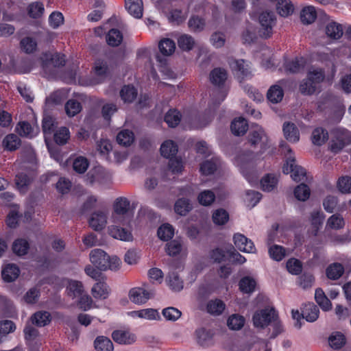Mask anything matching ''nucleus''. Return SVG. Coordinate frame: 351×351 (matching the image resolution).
Listing matches in <instances>:
<instances>
[{"label":"nucleus","mask_w":351,"mask_h":351,"mask_svg":"<svg viewBox=\"0 0 351 351\" xmlns=\"http://www.w3.org/2000/svg\"><path fill=\"white\" fill-rule=\"evenodd\" d=\"M130 202L125 197H119L114 204V212L110 218L113 223L108 226L109 234L116 239L123 241L132 240V234L130 230L121 228L119 225L129 224L131 216L129 213Z\"/></svg>","instance_id":"obj_1"},{"label":"nucleus","mask_w":351,"mask_h":351,"mask_svg":"<svg viewBox=\"0 0 351 351\" xmlns=\"http://www.w3.org/2000/svg\"><path fill=\"white\" fill-rule=\"evenodd\" d=\"M252 322L254 326L258 329H263L269 325H272L274 327L272 337H276L282 331L278 314L272 307H266L256 311L252 316Z\"/></svg>","instance_id":"obj_2"},{"label":"nucleus","mask_w":351,"mask_h":351,"mask_svg":"<svg viewBox=\"0 0 351 351\" xmlns=\"http://www.w3.org/2000/svg\"><path fill=\"white\" fill-rule=\"evenodd\" d=\"M254 158L253 152L246 151L239 153L234 159V165L252 186L258 182V176L254 170Z\"/></svg>","instance_id":"obj_3"},{"label":"nucleus","mask_w":351,"mask_h":351,"mask_svg":"<svg viewBox=\"0 0 351 351\" xmlns=\"http://www.w3.org/2000/svg\"><path fill=\"white\" fill-rule=\"evenodd\" d=\"M282 154L286 158L285 164L283 166L282 171L285 174H291V178L295 182H300L305 180L306 170L295 164L294 154L289 146L285 142L280 145Z\"/></svg>","instance_id":"obj_4"},{"label":"nucleus","mask_w":351,"mask_h":351,"mask_svg":"<svg viewBox=\"0 0 351 351\" xmlns=\"http://www.w3.org/2000/svg\"><path fill=\"white\" fill-rule=\"evenodd\" d=\"M90 262L99 270L116 271L121 265V261L117 256H109L101 249H94L90 253Z\"/></svg>","instance_id":"obj_5"},{"label":"nucleus","mask_w":351,"mask_h":351,"mask_svg":"<svg viewBox=\"0 0 351 351\" xmlns=\"http://www.w3.org/2000/svg\"><path fill=\"white\" fill-rule=\"evenodd\" d=\"M248 141L252 145L259 146L261 154H263L267 149L271 147L270 140L264 129L257 124H252L250 126Z\"/></svg>","instance_id":"obj_6"},{"label":"nucleus","mask_w":351,"mask_h":351,"mask_svg":"<svg viewBox=\"0 0 351 351\" xmlns=\"http://www.w3.org/2000/svg\"><path fill=\"white\" fill-rule=\"evenodd\" d=\"M259 34L265 38H270L277 23L276 16L272 11L265 10L258 15Z\"/></svg>","instance_id":"obj_7"},{"label":"nucleus","mask_w":351,"mask_h":351,"mask_svg":"<svg viewBox=\"0 0 351 351\" xmlns=\"http://www.w3.org/2000/svg\"><path fill=\"white\" fill-rule=\"evenodd\" d=\"M332 139L330 141V149L333 152H338L346 145L351 143V133L341 128H337L331 132Z\"/></svg>","instance_id":"obj_8"},{"label":"nucleus","mask_w":351,"mask_h":351,"mask_svg":"<svg viewBox=\"0 0 351 351\" xmlns=\"http://www.w3.org/2000/svg\"><path fill=\"white\" fill-rule=\"evenodd\" d=\"M230 67L239 79H244L252 76L250 63L243 59H230L228 62Z\"/></svg>","instance_id":"obj_9"},{"label":"nucleus","mask_w":351,"mask_h":351,"mask_svg":"<svg viewBox=\"0 0 351 351\" xmlns=\"http://www.w3.org/2000/svg\"><path fill=\"white\" fill-rule=\"evenodd\" d=\"M151 291L146 290L141 287H134L128 293L129 299L135 304L142 305L145 304L152 296Z\"/></svg>","instance_id":"obj_10"},{"label":"nucleus","mask_w":351,"mask_h":351,"mask_svg":"<svg viewBox=\"0 0 351 351\" xmlns=\"http://www.w3.org/2000/svg\"><path fill=\"white\" fill-rule=\"evenodd\" d=\"M235 246L240 251L245 253H255L256 247L252 240L247 239L241 233H236L233 236Z\"/></svg>","instance_id":"obj_11"},{"label":"nucleus","mask_w":351,"mask_h":351,"mask_svg":"<svg viewBox=\"0 0 351 351\" xmlns=\"http://www.w3.org/2000/svg\"><path fill=\"white\" fill-rule=\"evenodd\" d=\"M108 213L105 210H99L92 214L89 219L90 226L96 231L105 228L107 223Z\"/></svg>","instance_id":"obj_12"},{"label":"nucleus","mask_w":351,"mask_h":351,"mask_svg":"<svg viewBox=\"0 0 351 351\" xmlns=\"http://www.w3.org/2000/svg\"><path fill=\"white\" fill-rule=\"evenodd\" d=\"M95 78L90 82L91 85L101 83L108 74V66L106 62L98 60L95 62L93 67Z\"/></svg>","instance_id":"obj_13"},{"label":"nucleus","mask_w":351,"mask_h":351,"mask_svg":"<svg viewBox=\"0 0 351 351\" xmlns=\"http://www.w3.org/2000/svg\"><path fill=\"white\" fill-rule=\"evenodd\" d=\"M113 340L119 344H131L136 341L134 334L126 330H117L112 334Z\"/></svg>","instance_id":"obj_14"},{"label":"nucleus","mask_w":351,"mask_h":351,"mask_svg":"<svg viewBox=\"0 0 351 351\" xmlns=\"http://www.w3.org/2000/svg\"><path fill=\"white\" fill-rule=\"evenodd\" d=\"M125 7L128 13L134 18L142 17L143 12L142 0H125Z\"/></svg>","instance_id":"obj_15"},{"label":"nucleus","mask_w":351,"mask_h":351,"mask_svg":"<svg viewBox=\"0 0 351 351\" xmlns=\"http://www.w3.org/2000/svg\"><path fill=\"white\" fill-rule=\"evenodd\" d=\"M128 315L132 317H138L147 320H157L160 319V314L154 308H145L139 311L128 312Z\"/></svg>","instance_id":"obj_16"},{"label":"nucleus","mask_w":351,"mask_h":351,"mask_svg":"<svg viewBox=\"0 0 351 351\" xmlns=\"http://www.w3.org/2000/svg\"><path fill=\"white\" fill-rule=\"evenodd\" d=\"M285 138L291 143H297L300 139V133L294 123L286 122L282 128Z\"/></svg>","instance_id":"obj_17"},{"label":"nucleus","mask_w":351,"mask_h":351,"mask_svg":"<svg viewBox=\"0 0 351 351\" xmlns=\"http://www.w3.org/2000/svg\"><path fill=\"white\" fill-rule=\"evenodd\" d=\"M91 293L95 299H106L110 293V289L104 280H99L91 289Z\"/></svg>","instance_id":"obj_18"},{"label":"nucleus","mask_w":351,"mask_h":351,"mask_svg":"<svg viewBox=\"0 0 351 351\" xmlns=\"http://www.w3.org/2000/svg\"><path fill=\"white\" fill-rule=\"evenodd\" d=\"M325 33L328 38L338 40L343 33L342 25L334 21L329 22L325 27Z\"/></svg>","instance_id":"obj_19"},{"label":"nucleus","mask_w":351,"mask_h":351,"mask_svg":"<svg viewBox=\"0 0 351 351\" xmlns=\"http://www.w3.org/2000/svg\"><path fill=\"white\" fill-rule=\"evenodd\" d=\"M213 333L210 330L199 328L195 331V337L197 343L202 346H208L212 343Z\"/></svg>","instance_id":"obj_20"},{"label":"nucleus","mask_w":351,"mask_h":351,"mask_svg":"<svg viewBox=\"0 0 351 351\" xmlns=\"http://www.w3.org/2000/svg\"><path fill=\"white\" fill-rule=\"evenodd\" d=\"M319 313L318 307L313 303H308L304 306L302 315L307 322H313L318 318Z\"/></svg>","instance_id":"obj_21"},{"label":"nucleus","mask_w":351,"mask_h":351,"mask_svg":"<svg viewBox=\"0 0 351 351\" xmlns=\"http://www.w3.org/2000/svg\"><path fill=\"white\" fill-rule=\"evenodd\" d=\"M16 131L19 135L32 138L37 135L38 128L32 127L28 122L21 121L18 123Z\"/></svg>","instance_id":"obj_22"},{"label":"nucleus","mask_w":351,"mask_h":351,"mask_svg":"<svg viewBox=\"0 0 351 351\" xmlns=\"http://www.w3.org/2000/svg\"><path fill=\"white\" fill-rule=\"evenodd\" d=\"M227 77L226 71L221 68H215L210 73L211 83L218 86H221L225 83Z\"/></svg>","instance_id":"obj_23"},{"label":"nucleus","mask_w":351,"mask_h":351,"mask_svg":"<svg viewBox=\"0 0 351 351\" xmlns=\"http://www.w3.org/2000/svg\"><path fill=\"white\" fill-rule=\"evenodd\" d=\"M306 64V60L304 58H296L287 60L285 63V68L290 73H298L304 69Z\"/></svg>","instance_id":"obj_24"},{"label":"nucleus","mask_w":351,"mask_h":351,"mask_svg":"<svg viewBox=\"0 0 351 351\" xmlns=\"http://www.w3.org/2000/svg\"><path fill=\"white\" fill-rule=\"evenodd\" d=\"M20 270L14 264H8L2 270V278L4 281L12 282L19 276Z\"/></svg>","instance_id":"obj_25"},{"label":"nucleus","mask_w":351,"mask_h":351,"mask_svg":"<svg viewBox=\"0 0 351 351\" xmlns=\"http://www.w3.org/2000/svg\"><path fill=\"white\" fill-rule=\"evenodd\" d=\"M248 128L247 121L242 117L234 119L231 123L232 132L236 136L243 135Z\"/></svg>","instance_id":"obj_26"},{"label":"nucleus","mask_w":351,"mask_h":351,"mask_svg":"<svg viewBox=\"0 0 351 351\" xmlns=\"http://www.w3.org/2000/svg\"><path fill=\"white\" fill-rule=\"evenodd\" d=\"M219 160L217 157H213L210 160H205L200 165L202 174L208 176L213 174L219 165Z\"/></svg>","instance_id":"obj_27"},{"label":"nucleus","mask_w":351,"mask_h":351,"mask_svg":"<svg viewBox=\"0 0 351 351\" xmlns=\"http://www.w3.org/2000/svg\"><path fill=\"white\" fill-rule=\"evenodd\" d=\"M178 152V145L171 140L165 141L160 147V153L167 158H172Z\"/></svg>","instance_id":"obj_28"},{"label":"nucleus","mask_w":351,"mask_h":351,"mask_svg":"<svg viewBox=\"0 0 351 351\" xmlns=\"http://www.w3.org/2000/svg\"><path fill=\"white\" fill-rule=\"evenodd\" d=\"M173 269L174 268L171 266L169 274L167 277L168 285L172 290L180 291L183 289V282Z\"/></svg>","instance_id":"obj_29"},{"label":"nucleus","mask_w":351,"mask_h":351,"mask_svg":"<svg viewBox=\"0 0 351 351\" xmlns=\"http://www.w3.org/2000/svg\"><path fill=\"white\" fill-rule=\"evenodd\" d=\"M68 295L73 298H79L83 294L84 287L81 282L77 280H69L66 287Z\"/></svg>","instance_id":"obj_30"},{"label":"nucleus","mask_w":351,"mask_h":351,"mask_svg":"<svg viewBox=\"0 0 351 351\" xmlns=\"http://www.w3.org/2000/svg\"><path fill=\"white\" fill-rule=\"evenodd\" d=\"M94 346L97 351H113L112 342L104 336L97 337L94 341Z\"/></svg>","instance_id":"obj_31"},{"label":"nucleus","mask_w":351,"mask_h":351,"mask_svg":"<svg viewBox=\"0 0 351 351\" xmlns=\"http://www.w3.org/2000/svg\"><path fill=\"white\" fill-rule=\"evenodd\" d=\"M226 307L224 302L219 299L210 300L207 304V311L210 314L219 315L221 314Z\"/></svg>","instance_id":"obj_32"},{"label":"nucleus","mask_w":351,"mask_h":351,"mask_svg":"<svg viewBox=\"0 0 351 351\" xmlns=\"http://www.w3.org/2000/svg\"><path fill=\"white\" fill-rule=\"evenodd\" d=\"M344 272L343 266L339 263L330 264L326 269V276L331 280L339 279Z\"/></svg>","instance_id":"obj_33"},{"label":"nucleus","mask_w":351,"mask_h":351,"mask_svg":"<svg viewBox=\"0 0 351 351\" xmlns=\"http://www.w3.org/2000/svg\"><path fill=\"white\" fill-rule=\"evenodd\" d=\"M276 10L279 15L287 17L293 12L294 7L289 0H281L278 2Z\"/></svg>","instance_id":"obj_34"},{"label":"nucleus","mask_w":351,"mask_h":351,"mask_svg":"<svg viewBox=\"0 0 351 351\" xmlns=\"http://www.w3.org/2000/svg\"><path fill=\"white\" fill-rule=\"evenodd\" d=\"M120 96L124 103H131L136 99L137 90L132 86H124L120 91Z\"/></svg>","instance_id":"obj_35"},{"label":"nucleus","mask_w":351,"mask_h":351,"mask_svg":"<svg viewBox=\"0 0 351 351\" xmlns=\"http://www.w3.org/2000/svg\"><path fill=\"white\" fill-rule=\"evenodd\" d=\"M283 96V90L278 85L271 86L267 94L268 100L274 104L280 102L282 99Z\"/></svg>","instance_id":"obj_36"},{"label":"nucleus","mask_w":351,"mask_h":351,"mask_svg":"<svg viewBox=\"0 0 351 351\" xmlns=\"http://www.w3.org/2000/svg\"><path fill=\"white\" fill-rule=\"evenodd\" d=\"M239 285L243 293H251L255 290L256 282L253 278L245 276L241 279Z\"/></svg>","instance_id":"obj_37"},{"label":"nucleus","mask_w":351,"mask_h":351,"mask_svg":"<svg viewBox=\"0 0 351 351\" xmlns=\"http://www.w3.org/2000/svg\"><path fill=\"white\" fill-rule=\"evenodd\" d=\"M134 133L129 130H123L117 136L118 143L125 147L130 146L134 142Z\"/></svg>","instance_id":"obj_38"},{"label":"nucleus","mask_w":351,"mask_h":351,"mask_svg":"<svg viewBox=\"0 0 351 351\" xmlns=\"http://www.w3.org/2000/svg\"><path fill=\"white\" fill-rule=\"evenodd\" d=\"M301 21L304 24H311L317 18V12L313 6H307L302 9L300 14Z\"/></svg>","instance_id":"obj_39"},{"label":"nucleus","mask_w":351,"mask_h":351,"mask_svg":"<svg viewBox=\"0 0 351 351\" xmlns=\"http://www.w3.org/2000/svg\"><path fill=\"white\" fill-rule=\"evenodd\" d=\"M328 343L332 348L335 350L340 349L346 343L345 336L339 332H333L328 338Z\"/></svg>","instance_id":"obj_40"},{"label":"nucleus","mask_w":351,"mask_h":351,"mask_svg":"<svg viewBox=\"0 0 351 351\" xmlns=\"http://www.w3.org/2000/svg\"><path fill=\"white\" fill-rule=\"evenodd\" d=\"M181 114L175 109L169 110L165 116V121L169 127L174 128L177 126L181 121Z\"/></svg>","instance_id":"obj_41"},{"label":"nucleus","mask_w":351,"mask_h":351,"mask_svg":"<svg viewBox=\"0 0 351 351\" xmlns=\"http://www.w3.org/2000/svg\"><path fill=\"white\" fill-rule=\"evenodd\" d=\"M174 228L169 223H164L161 225L158 229V236L160 239L162 241H169L174 235Z\"/></svg>","instance_id":"obj_42"},{"label":"nucleus","mask_w":351,"mask_h":351,"mask_svg":"<svg viewBox=\"0 0 351 351\" xmlns=\"http://www.w3.org/2000/svg\"><path fill=\"white\" fill-rule=\"evenodd\" d=\"M315 299L319 306L324 311H328L331 308L332 304L330 301L321 289H316L315 293Z\"/></svg>","instance_id":"obj_43"},{"label":"nucleus","mask_w":351,"mask_h":351,"mask_svg":"<svg viewBox=\"0 0 351 351\" xmlns=\"http://www.w3.org/2000/svg\"><path fill=\"white\" fill-rule=\"evenodd\" d=\"M278 183L277 178L273 174H267L261 180V188L264 191H271Z\"/></svg>","instance_id":"obj_44"},{"label":"nucleus","mask_w":351,"mask_h":351,"mask_svg":"<svg viewBox=\"0 0 351 351\" xmlns=\"http://www.w3.org/2000/svg\"><path fill=\"white\" fill-rule=\"evenodd\" d=\"M122 40V33L117 29H110L106 36V41L108 44L112 47L119 46L121 43Z\"/></svg>","instance_id":"obj_45"},{"label":"nucleus","mask_w":351,"mask_h":351,"mask_svg":"<svg viewBox=\"0 0 351 351\" xmlns=\"http://www.w3.org/2000/svg\"><path fill=\"white\" fill-rule=\"evenodd\" d=\"M178 45L182 50L189 51L193 48L195 40L189 34H182L178 38Z\"/></svg>","instance_id":"obj_46"},{"label":"nucleus","mask_w":351,"mask_h":351,"mask_svg":"<svg viewBox=\"0 0 351 351\" xmlns=\"http://www.w3.org/2000/svg\"><path fill=\"white\" fill-rule=\"evenodd\" d=\"M328 134L322 128H315L312 133L313 143L317 145H323L328 139Z\"/></svg>","instance_id":"obj_47"},{"label":"nucleus","mask_w":351,"mask_h":351,"mask_svg":"<svg viewBox=\"0 0 351 351\" xmlns=\"http://www.w3.org/2000/svg\"><path fill=\"white\" fill-rule=\"evenodd\" d=\"M245 322V319L242 315L233 314L228 319L227 324L231 330H239L244 326Z\"/></svg>","instance_id":"obj_48"},{"label":"nucleus","mask_w":351,"mask_h":351,"mask_svg":"<svg viewBox=\"0 0 351 351\" xmlns=\"http://www.w3.org/2000/svg\"><path fill=\"white\" fill-rule=\"evenodd\" d=\"M189 27L193 32H202L206 25L205 19L202 17L193 15L188 22Z\"/></svg>","instance_id":"obj_49"},{"label":"nucleus","mask_w":351,"mask_h":351,"mask_svg":"<svg viewBox=\"0 0 351 351\" xmlns=\"http://www.w3.org/2000/svg\"><path fill=\"white\" fill-rule=\"evenodd\" d=\"M50 322V314L47 311H39L32 317V322L38 326H45Z\"/></svg>","instance_id":"obj_50"},{"label":"nucleus","mask_w":351,"mask_h":351,"mask_svg":"<svg viewBox=\"0 0 351 351\" xmlns=\"http://www.w3.org/2000/svg\"><path fill=\"white\" fill-rule=\"evenodd\" d=\"M159 49L165 56L171 55L176 49V44L169 38H164L159 43Z\"/></svg>","instance_id":"obj_51"},{"label":"nucleus","mask_w":351,"mask_h":351,"mask_svg":"<svg viewBox=\"0 0 351 351\" xmlns=\"http://www.w3.org/2000/svg\"><path fill=\"white\" fill-rule=\"evenodd\" d=\"M44 10V5L43 3L39 1L30 3L27 8V12L29 16L34 19L40 17L43 15Z\"/></svg>","instance_id":"obj_52"},{"label":"nucleus","mask_w":351,"mask_h":351,"mask_svg":"<svg viewBox=\"0 0 351 351\" xmlns=\"http://www.w3.org/2000/svg\"><path fill=\"white\" fill-rule=\"evenodd\" d=\"M230 254V248L223 250L222 248H215L210 252V258L214 262L221 263L226 260L227 256Z\"/></svg>","instance_id":"obj_53"},{"label":"nucleus","mask_w":351,"mask_h":351,"mask_svg":"<svg viewBox=\"0 0 351 351\" xmlns=\"http://www.w3.org/2000/svg\"><path fill=\"white\" fill-rule=\"evenodd\" d=\"M20 143L21 141L19 138L13 134L7 135L3 141L5 148L10 151L16 149L19 147Z\"/></svg>","instance_id":"obj_54"},{"label":"nucleus","mask_w":351,"mask_h":351,"mask_svg":"<svg viewBox=\"0 0 351 351\" xmlns=\"http://www.w3.org/2000/svg\"><path fill=\"white\" fill-rule=\"evenodd\" d=\"M261 194L258 191H247L244 201L248 207L255 206L261 199Z\"/></svg>","instance_id":"obj_55"},{"label":"nucleus","mask_w":351,"mask_h":351,"mask_svg":"<svg viewBox=\"0 0 351 351\" xmlns=\"http://www.w3.org/2000/svg\"><path fill=\"white\" fill-rule=\"evenodd\" d=\"M21 47L23 51L27 53H31L36 51L37 43L36 40L32 37L27 36L21 40Z\"/></svg>","instance_id":"obj_56"},{"label":"nucleus","mask_w":351,"mask_h":351,"mask_svg":"<svg viewBox=\"0 0 351 351\" xmlns=\"http://www.w3.org/2000/svg\"><path fill=\"white\" fill-rule=\"evenodd\" d=\"M174 209L176 213L185 215L191 209V205L188 199L180 198L176 202Z\"/></svg>","instance_id":"obj_57"},{"label":"nucleus","mask_w":351,"mask_h":351,"mask_svg":"<svg viewBox=\"0 0 351 351\" xmlns=\"http://www.w3.org/2000/svg\"><path fill=\"white\" fill-rule=\"evenodd\" d=\"M12 249L16 254L23 256L27 254L29 250V243L25 239H17L14 242Z\"/></svg>","instance_id":"obj_58"},{"label":"nucleus","mask_w":351,"mask_h":351,"mask_svg":"<svg viewBox=\"0 0 351 351\" xmlns=\"http://www.w3.org/2000/svg\"><path fill=\"white\" fill-rule=\"evenodd\" d=\"M294 195L300 201H306L310 196V189L306 184H301L295 187Z\"/></svg>","instance_id":"obj_59"},{"label":"nucleus","mask_w":351,"mask_h":351,"mask_svg":"<svg viewBox=\"0 0 351 351\" xmlns=\"http://www.w3.org/2000/svg\"><path fill=\"white\" fill-rule=\"evenodd\" d=\"M82 110L81 104L74 99L69 100L65 104V110L69 117H74Z\"/></svg>","instance_id":"obj_60"},{"label":"nucleus","mask_w":351,"mask_h":351,"mask_svg":"<svg viewBox=\"0 0 351 351\" xmlns=\"http://www.w3.org/2000/svg\"><path fill=\"white\" fill-rule=\"evenodd\" d=\"M70 137V132L66 127H62L54 133V140L60 145L65 144Z\"/></svg>","instance_id":"obj_61"},{"label":"nucleus","mask_w":351,"mask_h":351,"mask_svg":"<svg viewBox=\"0 0 351 351\" xmlns=\"http://www.w3.org/2000/svg\"><path fill=\"white\" fill-rule=\"evenodd\" d=\"M269 253L270 257L276 261H280L286 256V250L280 245H274L269 247Z\"/></svg>","instance_id":"obj_62"},{"label":"nucleus","mask_w":351,"mask_h":351,"mask_svg":"<svg viewBox=\"0 0 351 351\" xmlns=\"http://www.w3.org/2000/svg\"><path fill=\"white\" fill-rule=\"evenodd\" d=\"M228 219V213L222 208L216 210L213 214V221L216 225H223Z\"/></svg>","instance_id":"obj_63"},{"label":"nucleus","mask_w":351,"mask_h":351,"mask_svg":"<svg viewBox=\"0 0 351 351\" xmlns=\"http://www.w3.org/2000/svg\"><path fill=\"white\" fill-rule=\"evenodd\" d=\"M337 188L342 193H351V178L349 176H342L337 181Z\"/></svg>","instance_id":"obj_64"}]
</instances>
